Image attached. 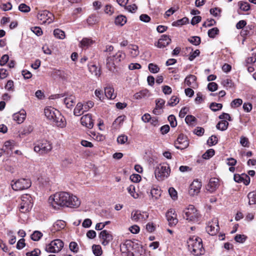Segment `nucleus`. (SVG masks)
I'll return each instance as SVG.
<instances>
[{"mask_svg": "<svg viewBox=\"0 0 256 256\" xmlns=\"http://www.w3.org/2000/svg\"><path fill=\"white\" fill-rule=\"evenodd\" d=\"M51 198L52 206L55 210H59L62 207L76 208L80 204V200L76 196L70 195L67 192H56L52 196H50L49 200Z\"/></svg>", "mask_w": 256, "mask_h": 256, "instance_id": "f257e3e1", "label": "nucleus"}, {"mask_svg": "<svg viewBox=\"0 0 256 256\" xmlns=\"http://www.w3.org/2000/svg\"><path fill=\"white\" fill-rule=\"evenodd\" d=\"M190 250L196 256L202 254L204 252L202 240L200 238L196 236L190 238L187 242Z\"/></svg>", "mask_w": 256, "mask_h": 256, "instance_id": "f03ea898", "label": "nucleus"}, {"mask_svg": "<svg viewBox=\"0 0 256 256\" xmlns=\"http://www.w3.org/2000/svg\"><path fill=\"white\" fill-rule=\"evenodd\" d=\"M183 217L189 222H196L200 217L198 210L192 205H190L183 211Z\"/></svg>", "mask_w": 256, "mask_h": 256, "instance_id": "7ed1b4c3", "label": "nucleus"}, {"mask_svg": "<svg viewBox=\"0 0 256 256\" xmlns=\"http://www.w3.org/2000/svg\"><path fill=\"white\" fill-rule=\"evenodd\" d=\"M52 149V144L50 142L43 140L38 142L34 146V151L40 154H44L50 152Z\"/></svg>", "mask_w": 256, "mask_h": 256, "instance_id": "20e7f679", "label": "nucleus"}, {"mask_svg": "<svg viewBox=\"0 0 256 256\" xmlns=\"http://www.w3.org/2000/svg\"><path fill=\"white\" fill-rule=\"evenodd\" d=\"M170 172V168L168 164H160L156 168L155 176L158 180H162L169 176Z\"/></svg>", "mask_w": 256, "mask_h": 256, "instance_id": "39448f33", "label": "nucleus"}, {"mask_svg": "<svg viewBox=\"0 0 256 256\" xmlns=\"http://www.w3.org/2000/svg\"><path fill=\"white\" fill-rule=\"evenodd\" d=\"M21 200L20 207V212L26 213L29 212L33 206L31 196L28 194H24L21 197Z\"/></svg>", "mask_w": 256, "mask_h": 256, "instance_id": "423d86ee", "label": "nucleus"}, {"mask_svg": "<svg viewBox=\"0 0 256 256\" xmlns=\"http://www.w3.org/2000/svg\"><path fill=\"white\" fill-rule=\"evenodd\" d=\"M31 186V182L28 179L20 178L12 184V189L16 191L27 189Z\"/></svg>", "mask_w": 256, "mask_h": 256, "instance_id": "0eeeda50", "label": "nucleus"}, {"mask_svg": "<svg viewBox=\"0 0 256 256\" xmlns=\"http://www.w3.org/2000/svg\"><path fill=\"white\" fill-rule=\"evenodd\" d=\"M64 247V242L59 239L52 241L46 248L49 252L56 253L60 252Z\"/></svg>", "mask_w": 256, "mask_h": 256, "instance_id": "6e6552de", "label": "nucleus"}, {"mask_svg": "<svg viewBox=\"0 0 256 256\" xmlns=\"http://www.w3.org/2000/svg\"><path fill=\"white\" fill-rule=\"evenodd\" d=\"M219 229L218 222L216 218L212 219V222H209L206 227V231L212 236L216 234Z\"/></svg>", "mask_w": 256, "mask_h": 256, "instance_id": "1a4fd4ad", "label": "nucleus"}, {"mask_svg": "<svg viewBox=\"0 0 256 256\" xmlns=\"http://www.w3.org/2000/svg\"><path fill=\"white\" fill-rule=\"evenodd\" d=\"M189 144L188 138L183 134L178 136L176 142H175V147L177 149L182 150L188 146Z\"/></svg>", "mask_w": 256, "mask_h": 256, "instance_id": "9d476101", "label": "nucleus"}, {"mask_svg": "<svg viewBox=\"0 0 256 256\" xmlns=\"http://www.w3.org/2000/svg\"><path fill=\"white\" fill-rule=\"evenodd\" d=\"M53 17V14L46 10L39 12L37 16V18L39 20H42L43 22H46V21H48V23L52 22Z\"/></svg>", "mask_w": 256, "mask_h": 256, "instance_id": "9b49d317", "label": "nucleus"}, {"mask_svg": "<svg viewBox=\"0 0 256 256\" xmlns=\"http://www.w3.org/2000/svg\"><path fill=\"white\" fill-rule=\"evenodd\" d=\"M201 188V182L198 181V180H194L190 186L188 190L191 196L197 194L200 192Z\"/></svg>", "mask_w": 256, "mask_h": 256, "instance_id": "f8f14e48", "label": "nucleus"}, {"mask_svg": "<svg viewBox=\"0 0 256 256\" xmlns=\"http://www.w3.org/2000/svg\"><path fill=\"white\" fill-rule=\"evenodd\" d=\"M99 238L102 240V244L104 246L108 245L112 240V235L106 230H102L99 234Z\"/></svg>", "mask_w": 256, "mask_h": 256, "instance_id": "ddd939ff", "label": "nucleus"}, {"mask_svg": "<svg viewBox=\"0 0 256 256\" xmlns=\"http://www.w3.org/2000/svg\"><path fill=\"white\" fill-rule=\"evenodd\" d=\"M82 124L87 128H92L94 126V122L92 118V114H88L83 116L80 118Z\"/></svg>", "mask_w": 256, "mask_h": 256, "instance_id": "4468645a", "label": "nucleus"}, {"mask_svg": "<svg viewBox=\"0 0 256 256\" xmlns=\"http://www.w3.org/2000/svg\"><path fill=\"white\" fill-rule=\"evenodd\" d=\"M234 180L238 183L243 182L245 185H248L250 182V178L249 176L245 174L241 175L235 174L234 177Z\"/></svg>", "mask_w": 256, "mask_h": 256, "instance_id": "2eb2a0df", "label": "nucleus"}, {"mask_svg": "<svg viewBox=\"0 0 256 256\" xmlns=\"http://www.w3.org/2000/svg\"><path fill=\"white\" fill-rule=\"evenodd\" d=\"M54 124L58 126L63 128L66 125L65 118L58 112H56V116L54 118L52 121Z\"/></svg>", "mask_w": 256, "mask_h": 256, "instance_id": "dca6fc26", "label": "nucleus"}, {"mask_svg": "<svg viewBox=\"0 0 256 256\" xmlns=\"http://www.w3.org/2000/svg\"><path fill=\"white\" fill-rule=\"evenodd\" d=\"M176 216L172 210H170L166 213V217L168 222L169 226H174L178 223V220L176 218Z\"/></svg>", "mask_w": 256, "mask_h": 256, "instance_id": "f3484780", "label": "nucleus"}, {"mask_svg": "<svg viewBox=\"0 0 256 256\" xmlns=\"http://www.w3.org/2000/svg\"><path fill=\"white\" fill-rule=\"evenodd\" d=\"M171 42V39L169 36L164 34L158 40L157 44H155L158 48H164L168 46Z\"/></svg>", "mask_w": 256, "mask_h": 256, "instance_id": "a211bd4d", "label": "nucleus"}, {"mask_svg": "<svg viewBox=\"0 0 256 256\" xmlns=\"http://www.w3.org/2000/svg\"><path fill=\"white\" fill-rule=\"evenodd\" d=\"M196 80V77L194 75L190 74L186 78L184 82L188 86L195 88L198 86Z\"/></svg>", "mask_w": 256, "mask_h": 256, "instance_id": "6ab92c4d", "label": "nucleus"}, {"mask_svg": "<svg viewBox=\"0 0 256 256\" xmlns=\"http://www.w3.org/2000/svg\"><path fill=\"white\" fill-rule=\"evenodd\" d=\"M56 112L58 111L52 107L46 108L44 110L46 116L52 121L56 116Z\"/></svg>", "mask_w": 256, "mask_h": 256, "instance_id": "aec40b11", "label": "nucleus"}, {"mask_svg": "<svg viewBox=\"0 0 256 256\" xmlns=\"http://www.w3.org/2000/svg\"><path fill=\"white\" fill-rule=\"evenodd\" d=\"M26 116V112L24 110H22L14 114L12 117L14 120L17 122L18 124H21L25 119Z\"/></svg>", "mask_w": 256, "mask_h": 256, "instance_id": "412c9836", "label": "nucleus"}, {"mask_svg": "<svg viewBox=\"0 0 256 256\" xmlns=\"http://www.w3.org/2000/svg\"><path fill=\"white\" fill-rule=\"evenodd\" d=\"M76 102V98L70 94L64 98V103L68 108H71Z\"/></svg>", "mask_w": 256, "mask_h": 256, "instance_id": "4be33fe9", "label": "nucleus"}, {"mask_svg": "<svg viewBox=\"0 0 256 256\" xmlns=\"http://www.w3.org/2000/svg\"><path fill=\"white\" fill-rule=\"evenodd\" d=\"M165 104V101L162 98H158L156 100V108L153 110V112L156 114H158L160 113L159 110L162 108L163 106Z\"/></svg>", "mask_w": 256, "mask_h": 256, "instance_id": "5701e85b", "label": "nucleus"}, {"mask_svg": "<svg viewBox=\"0 0 256 256\" xmlns=\"http://www.w3.org/2000/svg\"><path fill=\"white\" fill-rule=\"evenodd\" d=\"M64 226V222L61 220H58L54 223L52 227L51 228V231L52 232H55L56 231L63 229Z\"/></svg>", "mask_w": 256, "mask_h": 256, "instance_id": "b1692460", "label": "nucleus"}, {"mask_svg": "<svg viewBox=\"0 0 256 256\" xmlns=\"http://www.w3.org/2000/svg\"><path fill=\"white\" fill-rule=\"evenodd\" d=\"M86 112L84 109V104L81 102H78L74 110V114L76 116H80Z\"/></svg>", "mask_w": 256, "mask_h": 256, "instance_id": "393cba45", "label": "nucleus"}, {"mask_svg": "<svg viewBox=\"0 0 256 256\" xmlns=\"http://www.w3.org/2000/svg\"><path fill=\"white\" fill-rule=\"evenodd\" d=\"M105 96L109 99H114L116 96L114 94V89L112 87L108 86L104 88Z\"/></svg>", "mask_w": 256, "mask_h": 256, "instance_id": "a878e982", "label": "nucleus"}, {"mask_svg": "<svg viewBox=\"0 0 256 256\" xmlns=\"http://www.w3.org/2000/svg\"><path fill=\"white\" fill-rule=\"evenodd\" d=\"M218 184V180L216 178H213L210 179L209 183L208 185L209 190L213 192L216 190Z\"/></svg>", "mask_w": 256, "mask_h": 256, "instance_id": "bb28decb", "label": "nucleus"}, {"mask_svg": "<svg viewBox=\"0 0 256 256\" xmlns=\"http://www.w3.org/2000/svg\"><path fill=\"white\" fill-rule=\"evenodd\" d=\"M132 243L130 240H126L124 243L120 245V250L122 253H127L130 250Z\"/></svg>", "mask_w": 256, "mask_h": 256, "instance_id": "cd10ccee", "label": "nucleus"}, {"mask_svg": "<svg viewBox=\"0 0 256 256\" xmlns=\"http://www.w3.org/2000/svg\"><path fill=\"white\" fill-rule=\"evenodd\" d=\"M130 56L132 58H136L139 54L138 47L136 45L130 44L128 46Z\"/></svg>", "mask_w": 256, "mask_h": 256, "instance_id": "c85d7f7f", "label": "nucleus"}, {"mask_svg": "<svg viewBox=\"0 0 256 256\" xmlns=\"http://www.w3.org/2000/svg\"><path fill=\"white\" fill-rule=\"evenodd\" d=\"M116 62L113 58L108 56L106 58V66L112 72H114L116 68Z\"/></svg>", "mask_w": 256, "mask_h": 256, "instance_id": "c756f323", "label": "nucleus"}, {"mask_svg": "<svg viewBox=\"0 0 256 256\" xmlns=\"http://www.w3.org/2000/svg\"><path fill=\"white\" fill-rule=\"evenodd\" d=\"M125 57V54L122 51H118L114 55L111 56V58H113L116 63H118L122 60H124Z\"/></svg>", "mask_w": 256, "mask_h": 256, "instance_id": "7c9ffc66", "label": "nucleus"}, {"mask_svg": "<svg viewBox=\"0 0 256 256\" xmlns=\"http://www.w3.org/2000/svg\"><path fill=\"white\" fill-rule=\"evenodd\" d=\"M126 22V18L123 15H120L115 18V24L117 26H122Z\"/></svg>", "mask_w": 256, "mask_h": 256, "instance_id": "2f4dec72", "label": "nucleus"}, {"mask_svg": "<svg viewBox=\"0 0 256 256\" xmlns=\"http://www.w3.org/2000/svg\"><path fill=\"white\" fill-rule=\"evenodd\" d=\"M131 218L133 220L138 222L140 220H142L144 216L141 214L140 211L135 210L132 212Z\"/></svg>", "mask_w": 256, "mask_h": 256, "instance_id": "473e14b6", "label": "nucleus"}, {"mask_svg": "<svg viewBox=\"0 0 256 256\" xmlns=\"http://www.w3.org/2000/svg\"><path fill=\"white\" fill-rule=\"evenodd\" d=\"M228 126V122L226 120H222L219 122L216 126L217 129L224 131L226 130Z\"/></svg>", "mask_w": 256, "mask_h": 256, "instance_id": "72a5a7b5", "label": "nucleus"}, {"mask_svg": "<svg viewBox=\"0 0 256 256\" xmlns=\"http://www.w3.org/2000/svg\"><path fill=\"white\" fill-rule=\"evenodd\" d=\"M94 43V41L89 38H84L80 42V46L81 48H84L90 46Z\"/></svg>", "mask_w": 256, "mask_h": 256, "instance_id": "f704fd0d", "label": "nucleus"}, {"mask_svg": "<svg viewBox=\"0 0 256 256\" xmlns=\"http://www.w3.org/2000/svg\"><path fill=\"white\" fill-rule=\"evenodd\" d=\"M152 198L154 200H158L161 195L160 190L158 188H153L150 192Z\"/></svg>", "mask_w": 256, "mask_h": 256, "instance_id": "c9c22d12", "label": "nucleus"}, {"mask_svg": "<svg viewBox=\"0 0 256 256\" xmlns=\"http://www.w3.org/2000/svg\"><path fill=\"white\" fill-rule=\"evenodd\" d=\"M148 91L147 90H144L140 92L136 93L134 95V97L136 100H140L146 96L148 94Z\"/></svg>", "mask_w": 256, "mask_h": 256, "instance_id": "e433bc0d", "label": "nucleus"}, {"mask_svg": "<svg viewBox=\"0 0 256 256\" xmlns=\"http://www.w3.org/2000/svg\"><path fill=\"white\" fill-rule=\"evenodd\" d=\"M248 197L249 199V204H256V190L250 192Z\"/></svg>", "mask_w": 256, "mask_h": 256, "instance_id": "4c0bfd02", "label": "nucleus"}, {"mask_svg": "<svg viewBox=\"0 0 256 256\" xmlns=\"http://www.w3.org/2000/svg\"><path fill=\"white\" fill-rule=\"evenodd\" d=\"M238 5L240 8L244 12L248 11L250 9V4L247 2L240 1L238 2Z\"/></svg>", "mask_w": 256, "mask_h": 256, "instance_id": "58836bf2", "label": "nucleus"}, {"mask_svg": "<svg viewBox=\"0 0 256 256\" xmlns=\"http://www.w3.org/2000/svg\"><path fill=\"white\" fill-rule=\"evenodd\" d=\"M2 148H4V150L6 151L7 154H9L10 152L12 151L14 146L12 144L10 141H6L5 142L4 146Z\"/></svg>", "mask_w": 256, "mask_h": 256, "instance_id": "ea45409f", "label": "nucleus"}, {"mask_svg": "<svg viewBox=\"0 0 256 256\" xmlns=\"http://www.w3.org/2000/svg\"><path fill=\"white\" fill-rule=\"evenodd\" d=\"M188 22V18L186 17H184L182 19L178 20L176 22L172 23V26H182Z\"/></svg>", "mask_w": 256, "mask_h": 256, "instance_id": "a19ab883", "label": "nucleus"}, {"mask_svg": "<svg viewBox=\"0 0 256 256\" xmlns=\"http://www.w3.org/2000/svg\"><path fill=\"white\" fill-rule=\"evenodd\" d=\"M92 252L96 256H100L102 254V250L100 245L94 244L92 246Z\"/></svg>", "mask_w": 256, "mask_h": 256, "instance_id": "79ce46f5", "label": "nucleus"}, {"mask_svg": "<svg viewBox=\"0 0 256 256\" xmlns=\"http://www.w3.org/2000/svg\"><path fill=\"white\" fill-rule=\"evenodd\" d=\"M54 34L56 38L60 39H63L65 37L64 32L58 28L54 30Z\"/></svg>", "mask_w": 256, "mask_h": 256, "instance_id": "37998d69", "label": "nucleus"}, {"mask_svg": "<svg viewBox=\"0 0 256 256\" xmlns=\"http://www.w3.org/2000/svg\"><path fill=\"white\" fill-rule=\"evenodd\" d=\"M214 150L209 149L202 154V157L204 159L208 160L214 154Z\"/></svg>", "mask_w": 256, "mask_h": 256, "instance_id": "c03bdc74", "label": "nucleus"}, {"mask_svg": "<svg viewBox=\"0 0 256 256\" xmlns=\"http://www.w3.org/2000/svg\"><path fill=\"white\" fill-rule=\"evenodd\" d=\"M188 41L194 46H198L200 44V38L198 36H194L188 39Z\"/></svg>", "mask_w": 256, "mask_h": 256, "instance_id": "a18cd8bd", "label": "nucleus"}, {"mask_svg": "<svg viewBox=\"0 0 256 256\" xmlns=\"http://www.w3.org/2000/svg\"><path fill=\"white\" fill-rule=\"evenodd\" d=\"M219 33V30L218 28H214L208 30V36L210 38H214Z\"/></svg>", "mask_w": 256, "mask_h": 256, "instance_id": "49530a36", "label": "nucleus"}, {"mask_svg": "<svg viewBox=\"0 0 256 256\" xmlns=\"http://www.w3.org/2000/svg\"><path fill=\"white\" fill-rule=\"evenodd\" d=\"M179 102V98L178 96H173L170 99L168 102V105L170 106H174L177 104Z\"/></svg>", "mask_w": 256, "mask_h": 256, "instance_id": "de8ad7c7", "label": "nucleus"}, {"mask_svg": "<svg viewBox=\"0 0 256 256\" xmlns=\"http://www.w3.org/2000/svg\"><path fill=\"white\" fill-rule=\"evenodd\" d=\"M42 236V234L38 230L34 231L31 235V238L34 241H38Z\"/></svg>", "mask_w": 256, "mask_h": 256, "instance_id": "09e8293b", "label": "nucleus"}, {"mask_svg": "<svg viewBox=\"0 0 256 256\" xmlns=\"http://www.w3.org/2000/svg\"><path fill=\"white\" fill-rule=\"evenodd\" d=\"M222 104L212 102L210 106V108L214 112H216L222 109Z\"/></svg>", "mask_w": 256, "mask_h": 256, "instance_id": "8fccbe9b", "label": "nucleus"}, {"mask_svg": "<svg viewBox=\"0 0 256 256\" xmlns=\"http://www.w3.org/2000/svg\"><path fill=\"white\" fill-rule=\"evenodd\" d=\"M148 67L149 70L151 72L154 73V74L157 73L160 70L159 67L157 65L154 64L152 63L150 64H148Z\"/></svg>", "mask_w": 256, "mask_h": 256, "instance_id": "3c124183", "label": "nucleus"}, {"mask_svg": "<svg viewBox=\"0 0 256 256\" xmlns=\"http://www.w3.org/2000/svg\"><path fill=\"white\" fill-rule=\"evenodd\" d=\"M18 10L22 12H30V8L25 4H21L18 6Z\"/></svg>", "mask_w": 256, "mask_h": 256, "instance_id": "603ef678", "label": "nucleus"}, {"mask_svg": "<svg viewBox=\"0 0 256 256\" xmlns=\"http://www.w3.org/2000/svg\"><path fill=\"white\" fill-rule=\"evenodd\" d=\"M207 143L210 146L216 144L218 143V138L216 136L214 135L208 138Z\"/></svg>", "mask_w": 256, "mask_h": 256, "instance_id": "864d4df0", "label": "nucleus"}, {"mask_svg": "<svg viewBox=\"0 0 256 256\" xmlns=\"http://www.w3.org/2000/svg\"><path fill=\"white\" fill-rule=\"evenodd\" d=\"M185 121L187 124H193L196 121V119L192 115H188L186 117Z\"/></svg>", "mask_w": 256, "mask_h": 256, "instance_id": "5fc2aeb1", "label": "nucleus"}, {"mask_svg": "<svg viewBox=\"0 0 256 256\" xmlns=\"http://www.w3.org/2000/svg\"><path fill=\"white\" fill-rule=\"evenodd\" d=\"M168 120L169 121L170 126L172 128H175L177 126V122L176 118L172 114L168 117Z\"/></svg>", "mask_w": 256, "mask_h": 256, "instance_id": "6e6d98bb", "label": "nucleus"}, {"mask_svg": "<svg viewBox=\"0 0 256 256\" xmlns=\"http://www.w3.org/2000/svg\"><path fill=\"white\" fill-rule=\"evenodd\" d=\"M242 104V100L240 98H236L234 100L231 104L230 106L232 108H236L241 106Z\"/></svg>", "mask_w": 256, "mask_h": 256, "instance_id": "4d7b16f0", "label": "nucleus"}, {"mask_svg": "<svg viewBox=\"0 0 256 256\" xmlns=\"http://www.w3.org/2000/svg\"><path fill=\"white\" fill-rule=\"evenodd\" d=\"M222 85L226 88H231L234 86V83L230 79L224 80L222 82Z\"/></svg>", "mask_w": 256, "mask_h": 256, "instance_id": "13d9d810", "label": "nucleus"}, {"mask_svg": "<svg viewBox=\"0 0 256 256\" xmlns=\"http://www.w3.org/2000/svg\"><path fill=\"white\" fill-rule=\"evenodd\" d=\"M128 140V136L125 134L119 136L117 138V142L118 144H124Z\"/></svg>", "mask_w": 256, "mask_h": 256, "instance_id": "bf43d9fd", "label": "nucleus"}, {"mask_svg": "<svg viewBox=\"0 0 256 256\" xmlns=\"http://www.w3.org/2000/svg\"><path fill=\"white\" fill-rule=\"evenodd\" d=\"M70 250L74 252H78V244L74 242H72L69 245Z\"/></svg>", "mask_w": 256, "mask_h": 256, "instance_id": "052dcab7", "label": "nucleus"}, {"mask_svg": "<svg viewBox=\"0 0 256 256\" xmlns=\"http://www.w3.org/2000/svg\"><path fill=\"white\" fill-rule=\"evenodd\" d=\"M246 236L244 235L236 234L234 237V240L238 242L242 243L246 240Z\"/></svg>", "mask_w": 256, "mask_h": 256, "instance_id": "680f3d73", "label": "nucleus"}, {"mask_svg": "<svg viewBox=\"0 0 256 256\" xmlns=\"http://www.w3.org/2000/svg\"><path fill=\"white\" fill-rule=\"evenodd\" d=\"M200 54V51L198 50H196L194 52H190L188 60L190 61L193 60L196 56H198Z\"/></svg>", "mask_w": 256, "mask_h": 256, "instance_id": "e2e57ef3", "label": "nucleus"}, {"mask_svg": "<svg viewBox=\"0 0 256 256\" xmlns=\"http://www.w3.org/2000/svg\"><path fill=\"white\" fill-rule=\"evenodd\" d=\"M32 31L36 36H40L42 34V31L40 27L34 26L31 28Z\"/></svg>", "mask_w": 256, "mask_h": 256, "instance_id": "0e129e2a", "label": "nucleus"}, {"mask_svg": "<svg viewBox=\"0 0 256 256\" xmlns=\"http://www.w3.org/2000/svg\"><path fill=\"white\" fill-rule=\"evenodd\" d=\"M218 84L214 82H211L208 84V88L210 92H214L218 89Z\"/></svg>", "mask_w": 256, "mask_h": 256, "instance_id": "69168bd1", "label": "nucleus"}, {"mask_svg": "<svg viewBox=\"0 0 256 256\" xmlns=\"http://www.w3.org/2000/svg\"><path fill=\"white\" fill-rule=\"evenodd\" d=\"M40 254V250L38 248H36L30 252L26 253V256H38Z\"/></svg>", "mask_w": 256, "mask_h": 256, "instance_id": "338daca9", "label": "nucleus"}, {"mask_svg": "<svg viewBox=\"0 0 256 256\" xmlns=\"http://www.w3.org/2000/svg\"><path fill=\"white\" fill-rule=\"evenodd\" d=\"M24 241L25 240L24 238L20 239L17 242L16 246V248L18 250H21L23 248L26 246Z\"/></svg>", "mask_w": 256, "mask_h": 256, "instance_id": "774afa93", "label": "nucleus"}]
</instances>
